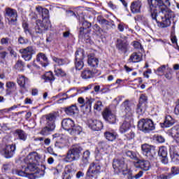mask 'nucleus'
Instances as JSON below:
<instances>
[{
  "mask_svg": "<svg viewBox=\"0 0 179 179\" xmlns=\"http://www.w3.org/2000/svg\"><path fill=\"white\" fill-rule=\"evenodd\" d=\"M151 18L161 29L170 27L171 20H174L176 14L169 7L171 5L169 0H148Z\"/></svg>",
  "mask_w": 179,
  "mask_h": 179,
  "instance_id": "f257e3e1",
  "label": "nucleus"
},
{
  "mask_svg": "<svg viewBox=\"0 0 179 179\" xmlns=\"http://www.w3.org/2000/svg\"><path fill=\"white\" fill-rule=\"evenodd\" d=\"M122 110H124L126 115V120L122 124L120 127V131L121 134H125L127 131L131 128V124L129 122H132L134 121V113H135V105L134 103H131L129 99H126L121 104Z\"/></svg>",
  "mask_w": 179,
  "mask_h": 179,
  "instance_id": "f03ea898",
  "label": "nucleus"
},
{
  "mask_svg": "<svg viewBox=\"0 0 179 179\" xmlns=\"http://www.w3.org/2000/svg\"><path fill=\"white\" fill-rule=\"evenodd\" d=\"M42 18L41 20H36L35 26V34H43L51 27V22H50V11L47 8H43L42 10Z\"/></svg>",
  "mask_w": 179,
  "mask_h": 179,
  "instance_id": "7ed1b4c3",
  "label": "nucleus"
},
{
  "mask_svg": "<svg viewBox=\"0 0 179 179\" xmlns=\"http://www.w3.org/2000/svg\"><path fill=\"white\" fill-rule=\"evenodd\" d=\"M113 167L117 173H122L123 176H127V179H132V170L128 169V165L125 163V158L113 159Z\"/></svg>",
  "mask_w": 179,
  "mask_h": 179,
  "instance_id": "20e7f679",
  "label": "nucleus"
},
{
  "mask_svg": "<svg viewBox=\"0 0 179 179\" xmlns=\"http://www.w3.org/2000/svg\"><path fill=\"white\" fill-rule=\"evenodd\" d=\"M62 127L65 131H68L70 135H80L82 127L75 124V122L71 118L64 119L62 121Z\"/></svg>",
  "mask_w": 179,
  "mask_h": 179,
  "instance_id": "39448f33",
  "label": "nucleus"
},
{
  "mask_svg": "<svg viewBox=\"0 0 179 179\" xmlns=\"http://www.w3.org/2000/svg\"><path fill=\"white\" fill-rule=\"evenodd\" d=\"M82 150H83V148L80 145H73L72 149L67 152L66 155L64 157V162L71 163L79 160V159H80V155H82Z\"/></svg>",
  "mask_w": 179,
  "mask_h": 179,
  "instance_id": "423d86ee",
  "label": "nucleus"
},
{
  "mask_svg": "<svg viewBox=\"0 0 179 179\" xmlns=\"http://www.w3.org/2000/svg\"><path fill=\"white\" fill-rule=\"evenodd\" d=\"M138 128L139 131L144 134H150L152 131L156 129L153 120L149 118H143L138 122Z\"/></svg>",
  "mask_w": 179,
  "mask_h": 179,
  "instance_id": "0eeeda50",
  "label": "nucleus"
},
{
  "mask_svg": "<svg viewBox=\"0 0 179 179\" xmlns=\"http://www.w3.org/2000/svg\"><path fill=\"white\" fill-rule=\"evenodd\" d=\"M101 173V166L100 164L92 162L90 164V166L87 171V177L88 178L96 179Z\"/></svg>",
  "mask_w": 179,
  "mask_h": 179,
  "instance_id": "6e6552de",
  "label": "nucleus"
},
{
  "mask_svg": "<svg viewBox=\"0 0 179 179\" xmlns=\"http://www.w3.org/2000/svg\"><path fill=\"white\" fill-rule=\"evenodd\" d=\"M20 52L25 61H30L33 55L36 54V49L33 46H28L26 48L20 50Z\"/></svg>",
  "mask_w": 179,
  "mask_h": 179,
  "instance_id": "1a4fd4ad",
  "label": "nucleus"
},
{
  "mask_svg": "<svg viewBox=\"0 0 179 179\" xmlns=\"http://www.w3.org/2000/svg\"><path fill=\"white\" fill-rule=\"evenodd\" d=\"M15 150H16V145L15 144L8 145H6V147L1 151V155H3V156L6 159H10L11 157H13V155H15Z\"/></svg>",
  "mask_w": 179,
  "mask_h": 179,
  "instance_id": "9d476101",
  "label": "nucleus"
},
{
  "mask_svg": "<svg viewBox=\"0 0 179 179\" xmlns=\"http://www.w3.org/2000/svg\"><path fill=\"white\" fill-rule=\"evenodd\" d=\"M6 15L9 17L10 24H15L17 22V11L16 10L7 8H6Z\"/></svg>",
  "mask_w": 179,
  "mask_h": 179,
  "instance_id": "9b49d317",
  "label": "nucleus"
},
{
  "mask_svg": "<svg viewBox=\"0 0 179 179\" xmlns=\"http://www.w3.org/2000/svg\"><path fill=\"white\" fill-rule=\"evenodd\" d=\"M141 150L143 156L152 159L153 153H155V146L150 145L149 144H143L141 145Z\"/></svg>",
  "mask_w": 179,
  "mask_h": 179,
  "instance_id": "f8f14e48",
  "label": "nucleus"
},
{
  "mask_svg": "<svg viewBox=\"0 0 179 179\" xmlns=\"http://www.w3.org/2000/svg\"><path fill=\"white\" fill-rule=\"evenodd\" d=\"M102 115L103 119L109 124H115L117 122V117L108 108L103 110Z\"/></svg>",
  "mask_w": 179,
  "mask_h": 179,
  "instance_id": "ddd939ff",
  "label": "nucleus"
},
{
  "mask_svg": "<svg viewBox=\"0 0 179 179\" xmlns=\"http://www.w3.org/2000/svg\"><path fill=\"white\" fill-rule=\"evenodd\" d=\"M90 27H92V23L83 21L82 27L80 28L79 38H81V40H89V35L85 33V30L90 29Z\"/></svg>",
  "mask_w": 179,
  "mask_h": 179,
  "instance_id": "4468645a",
  "label": "nucleus"
},
{
  "mask_svg": "<svg viewBox=\"0 0 179 179\" xmlns=\"http://www.w3.org/2000/svg\"><path fill=\"white\" fill-rule=\"evenodd\" d=\"M116 48H117L118 51H120V52H122V54H127L129 48V43H128V41L125 40L117 39Z\"/></svg>",
  "mask_w": 179,
  "mask_h": 179,
  "instance_id": "2eb2a0df",
  "label": "nucleus"
},
{
  "mask_svg": "<svg viewBox=\"0 0 179 179\" xmlns=\"http://www.w3.org/2000/svg\"><path fill=\"white\" fill-rule=\"evenodd\" d=\"M107 146V143L104 141H100L98 143V146L96 148L95 154H96V159H102L101 155H105L106 153V148Z\"/></svg>",
  "mask_w": 179,
  "mask_h": 179,
  "instance_id": "dca6fc26",
  "label": "nucleus"
},
{
  "mask_svg": "<svg viewBox=\"0 0 179 179\" xmlns=\"http://www.w3.org/2000/svg\"><path fill=\"white\" fill-rule=\"evenodd\" d=\"M88 127L92 131H100L103 129V122L100 120L90 119L88 120Z\"/></svg>",
  "mask_w": 179,
  "mask_h": 179,
  "instance_id": "f3484780",
  "label": "nucleus"
},
{
  "mask_svg": "<svg viewBox=\"0 0 179 179\" xmlns=\"http://www.w3.org/2000/svg\"><path fill=\"white\" fill-rule=\"evenodd\" d=\"M58 117V113L53 112L48 113L45 115L46 124L48 125H50V127H53L55 128V121H57V117Z\"/></svg>",
  "mask_w": 179,
  "mask_h": 179,
  "instance_id": "a211bd4d",
  "label": "nucleus"
},
{
  "mask_svg": "<svg viewBox=\"0 0 179 179\" xmlns=\"http://www.w3.org/2000/svg\"><path fill=\"white\" fill-rule=\"evenodd\" d=\"M76 172V171H75L72 166H66L64 171L62 173V179H71L73 176H75Z\"/></svg>",
  "mask_w": 179,
  "mask_h": 179,
  "instance_id": "6ab92c4d",
  "label": "nucleus"
},
{
  "mask_svg": "<svg viewBox=\"0 0 179 179\" xmlns=\"http://www.w3.org/2000/svg\"><path fill=\"white\" fill-rule=\"evenodd\" d=\"M158 155L161 157V162L164 164L169 163V159L167 158V148L166 147L159 148Z\"/></svg>",
  "mask_w": 179,
  "mask_h": 179,
  "instance_id": "aec40b11",
  "label": "nucleus"
},
{
  "mask_svg": "<svg viewBox=\"0 0 179 179\" xmlns=\"http://www.w3.org/2000/svg\"><path fill=\"white\" fill-rule=\"evenodd\" d=\"M136 166L141 169V170H144V171H148L150 169V162L147 160L138 159Z\"/></svg>",
  "mask_w": 179,
  "mask_h": 179,
  "instance_id": "412c9836",
  "label": "nucleus"
},
{
  "mask_svg": "<svg viewBox=\"0 0 179 179\" xmlns=\"http://www.w3.org/2000/svg\"><path fill=\"white\" fill-rule=\"evenodd\" d=\"M169 136L175 139L176 143H179V126H175L169 131Z\"/></svg>",
  "mask_w": 179,
  "mask_h": 179,
  "instance_id": "4be33fe9",
  "label": "nucleus"
},
{
  "mask_svg": "<svg viewBox=\"0 0 179 179\" xmlns=\"http://www.w3.org/2000/svg\"><path fill=\"white\" fill-rule=\"evenodd\" d=\"M36 62L41 64L42 66H48V58L43 53H39L36 57Z\"/></svg>",
  "mask_w": 179,
  "mask_h": 179,
  "instance_id": "5701e85b",
  "label": "nucleus"
},
{
  "mask_svg": "<svg viewBox=\"0 0 179 179\" xmlns=\"http://www.w3.org/2000/svg\"><path fill=\"white\" fill-rule=\"evenodd\" d=\"M141 8H142V3L141 1L137 0L133 1L130 6L131 13H140Z\"/></svg>",
  "mask_w": 179,
  "mask_h": 179,
  "instance_id": "b1692460",
  "label": "nucleus"
},
{
  "mask_svg": "<svg viewBox=\"0 0 179 179\" xmlns=\"http://www.w3.org/2000/svg\"><path fill=\"white\" fill-rule=\"evenodd\" d=\"M170 152V156L172 162L173 163H176V164H178L179 163V154L178 152L176 150V147L171 146L169 150Z\"/></svg>",
  "mask_w": 179,
  "mask_h": 179,
  "instance_id": "393cba45",
  "label": "nucleus"
},
{
  "mask_svg": "<svg viewBox=\"0 0 179 179\" xmlns=\"http://www.w3.org/2000/svg\"><path fill=\"white\" fill-rule=\"evenodd\" d=\"M94 75H96V70L91 71L89 69H86L81 73V78L83 79H92V78H94Z\"/></svg>",
  "mask_w": 179,
  "mask_h": 179,
  "instance_id": "a878e982",
  "label": "nucleus"
},
{
  "mask_svg": "<svg viewBox=\"0 0 179 179\" xmlns=\"http://www.w3.org/2000/svg\"><path fill=\"white\" fill-rule=\"evenodd\" d=\"M175 120L174 119H173V117H171V116L169 115L166 116L164 122L160 123V125L162 127V128H169V127H173V125H174L175 123Z\"/></svg>",
  "mask_w": 179,
  "mask_h": 179,
  "instance_id": "bb28decb",
  "label": "nucleus"
},
{
  "mask_svg": "<svg viewBox=\"0 0 179 179\" xmlns=\"http://www.w3.org/2000/svg\"><path fill=\"white\" fill-rule=\"evenodd\" d=\"M42 79H43L44 82L49 83L50 85H52V82L55 80V77L52 71H48L42 76Z\"/></svg>",
  "mask_w": 179,
  "mask_h": 179,
  "instance_id": "cd10ccee",
  "label": "nucleus"
},
{
  "mask_svg": "<svg viewBox=\"0 0 179 179\" xmlns=\"http://www.w3.org/2000/svg\"><path fill=\"white\" fill-rule=\"evenodd\" d=\"M89 159H90V151L86 150L83 154L80 166L83 167H86V166L89 164Z\"/></svg>",
  "mask_w": 179,
  "mask_h": 179,
  "instance_id": "c85d7f7f",
  "label": "nucleus"
},
{
  "mask_svg": "<svg viewBox=\"0 0 179 179\" xmlns=\"http://www.w3.org/2000/svg\"><path fill=\"white\" fill-rule=\"evenodd\" d=\"M88 65L92 68H97L99 66V59L96 58L93 55H88Z\"/></svg>",
  "mask_w": 179,
  "mask_h": 179,
  "instance_id": "c756f323",
  "label": "nucleus"
},
{
  "mask_svg": "<svg viewBox=\"0 0 179 179\" xmlns=\"http://www.w3.org/2000/svg\"><path fill=\"white\" fill-rule=\"evenodd\" d=\"M17 82L20 87L25 89L26 85H29V78H26L24 76H19Z\"/></svg>",
  "mask_w": 179,
  "mask_h": 179,
  "instance_id": "7c9ffc66",
  "label": "nucleus"
},
{
  "mask_svg": "<svg viewBox=\"0 0 179 179\" xmlns=\"http://www.w3.org/2000/svg\"><path fill=\"white\" fill-rule=\"evenodd\" d=\"M64 111L67 115H75V114H78L79 110L78 109V106H76V105H72L66 108Z\"/></svg>",
  "mask_w": 179,
  "mask_h": 179,
  "instance_id": "2f4dec72",
  "label": "nucleus"
},
{
  "mask_svg": "<svg viewBox=\"0 0 179 179\" xmlns=\"http://www.w3.org/2000/svg\"><path fill=\"white\" fill-rule=\"evenodd\" d=\"M130 62H141L142 61V54L141 52H133L129 59Z\"/></svg>",
  "mask_w": 179,
  "mask_h": 179,
  "instance_id": "473e14b6",
  "label": "nucleus"
},
{
  "mask_svg": "<svg viewBox=\"0 0 179 179\" xmlns=\"http://www.w3.org/2000/svg\"><path fill=\"white\" fill-rule=\"evenodd\" d=\"M40 159H41L40 155H38V153L36 152L30 153L27 157L28 160H31L34 163L38 165V163H40Z\"/></svg>",
  "mask_w": 179,
  "mask_h": 179,
  "instance_id": "72a5a7b5",
  "label": "nucleus"
},
{
  "mask_svg": "<svg viewBox=\"0 0 179 179\" xmlns=\"http://www.w3.org/2000/svg\"><path fill=\"white\" fill-rule=\"evenodd\" d=\"M54 129H55V127L46 124V126L41 129L40 134L43 136H47V135H50Z\"/></svg>",
  "mask_w": 179,
  "mask_h": 179,
  "instance_id": "f704fd0d",
  "label": "nucleus"
},
{
  "mask_svg": "<svg viewBox=\"0 0 179 179\" xmlns=\"http://www.w3.org/2000/svg\"><path fill=\"white\" fill-rule=\"evenodd\" d=\"M104 136L107 141L113 142L117 139V133L115 131H106L104 133Z\"/></svg>",
  "mask_w": 179,
  "mask_h": 179,
  "instance_id": "c9c22d12",
  "label": "nucleus"
},
{
  "mask_svg": "<svg viewBox=\"0 0 179 179\" xmlns=\"http://www.w3.org/2000/svg\"><path fill=\"white\" fill-rule=\"evenodd\" d=\"M37 166V164H36L31 160H29V162H27V167H25V171H34L35 170H36Z\"/></svg>",
  "mask_w": 179,
  "mask_h": 179,
  "instance_id": "e433bc0d",
  "label": "nucleus"
},
{
  "mask_svg": "<svg viewBox=\"0 0 179 179\" xmlns=\"http://www.w3.org/2000/svg\"><path fill=\"white\" fill-rule=\"evenodd\" d=\"M15 134H17L20 141H23L24 142L27 139V134L22 129H16Z\"/></svg>",
  "mask_w": 179,
  "mask_h": 179,
  "instance_id": "4c0bfd02",
  "label": "nucleus"
},
{
  "mask_svg": "<svg viewBox=\"0 0 179 179\" xmlns=\"http://www.w3.org/2000/svg\"><path fill=\"white\" fill-rule=\"evenodd\" d=\"M76 60H83L85 59V53L83 49L79 48L75 53Z\"/></svg>",
  "mask_w": 179,
  "mask_h": 179,
  "instance_id": "58836bf2",
  "label": "nucleus"
},
{
  "mask_svg": "<svg viewBox=\"0 0 179 179\" xmlns=\"http://www.w3.org/2000/svg\"><path fill=\"white\" fill-rule=\"evenodd\" d=\"M93 101H94V99L86 98L84 106H85V108L87 113H90V111H92V104Z\"/></svg>",
  "mask_w": 179,
  "mask_h": 179,
  "instance_id": "ea45409f",
  "label": "nucleus"
},
{
  "mask_svg": "<svg viewBox=\"0 0 179 179\" xmlns=\"http://www.w3.org/2000/svg\"><path fill=\"white\" fill-rule=\"evenodd\" d=\"M123 155H126L127 157L132 159L133 160H136L138 157H136V153L134 151L127 150V151H122Z\"/></svg>",
  "mask_w": 179,
  "mask_h": 179,
  "instance_id": "a19ab883",
  "label": "nucleus"
},
{
  "mask_svg": "<svg viewBox=\"0 0 179 179\" xmlns=\"http://www.w3.org/2000/svg\"><path fill=\"white\" fill-rule=\"evenodd\" d=\"M15 69H17V71H24V63L22 60H18L15 66Z\"/></svg>",
  "mask_w": 179,
  "mask_h": 179,
  "instance_id": "79ce46f5",
  "label": "nucleus"
},
{
  "mask_svg": "<svg viewBox=\"0 0 179 179\" xmlns=\"http://www.w3.org/2000/svg\"><path fill=\"white\" fill-rule=\"evenodd\" d=\"M13 174H17L20 177H26L27 176V172L26 171V168H24V171L17 170V169H14L12 170Z\"/></svg>",
  "mask_w": 179,
  "mask_h": 179,
  "instance_id": "37998d69",
  "label": "nucleus"
},
{
  "mask_svg": "<svg viewBox=\"0 0 179 179\" xmlns=\"http://www.w3.org/2000/svg\"><path fill=\"white\" fill-rule=\"evenodd\" d=\"M52 59H53L54 62L57 64V65L59 66H62V65H65V64H66V62L64 59H59L58 57H53Z\"/></svg>",
  "mask_w": 179,
  "mask_h": 179,
  "instance_id": "c03bdc74",
  "label": "nucleus"
},
{
  "mask_svg": "<svg viewBox=\"0 0 179 179\" xmlns=\"http://www.w3.org/2000/svg\"><path fill=\"white\" fill-rule=\"evenodd\" d=\"M76 69L80 71L84 66L83 60H76L75 61Z\"/></svg>",
  "mask_w": 179,
  "mask_h": 179,
  "instance_id": "a18cd8bd",
  "label": "nucleus"
},
{
  "mask_svg": "<svg viewBox=\"0 0 179 179\" xmlns=\"http://www.w3.org/2000/svg\"><path fill=\"white\" fill-rule=\"evenodd\" d=\"M97 20L100 24L105 26H108V24H110V22L101 16H99Z\"/></svg>",
  "mask_w": 179,
  "mask_h": 179,
  "instance_id": "49530a36",
  "label": "nucleus"
},
{
  "mask_svg": "<svg viewBox=\"0 0 179 179\" xmlns=\"http://www.w3.org/2000/svg\"><path fill=\"white\" fill-rule=\"evenodd\" d=\"M169 173L172 175L173 178H174L175 176H178L179 168L176 166H172L171 168V172H169Z\"/></svg>",
  "mask_w": 179,
  "mask_h": 179,
  "instance_id": "de8ad7c7",
  "label": "nucleus"
},
{
  "mask_svg": "<svg viewBox=\"0 0 179 179\" xmlns=\"http://www.w3.org/2000/svg\"><path fill=\"white\" fill-rule=\"evenodd\" d=\"M164 76L168 80H170L173 78V69L168 68L167 72L164 74Z\"/></svg>",
  "mask_w": 179,
  "mask_h": 179,
  "instance_id": "09e8293b",
  "label": "nucleus"
},
{
  "mask_svg": "<svg viewBox=\"0 0 179 179\" xmlns=\"http://www.w3.org/2000/svg\"><path fill=\"white\" fill-rule=\"evenodd\" d=\"M55 75H57V76H66V73H65V71L64 70H62V69H56L55 70Z\"/></svg>",
  "mask_w": 179,
  "mask_h": 179,
  "instance_id": "8fccbe9b",
  "label": "nucleus"
},
{
  "mask_svg": "<svg viewBox=\"0 0 179 179\" xmlns=\"http://www.w3.org/2000/svg\"><path fill=\"white\" fill-rule=\"evenodd\" d=\"M7 89H11L12 90H16V83L12 81H8L6 84Z\"/></svg>",
  "mask_w": 179,
  "mask_h": 179,
  "instance_id": "3c124183",
  "label": "nucleus"
},
{
  "mask_svg": "<svg viewBox=\"0 0 179 179\" xmlns=\"http://www.w3.org/2000/svg\"><path fill=\"white\" fill-rule=\"evenodd\" d=\"M124 139H127V141H131V139H134L135 138V132L130 131L129 133L124 134Z\"/></svg>",
  "mask_w": 179,
  "mask_h": 179,
  "instance_id": "603ef678",
  "label": "nucleus"
},
{
  "mask_svg": "<svg viewBox=\"0 0 179 179\" xmlns=\"http://www.w3.org/2000/svg\"><path fill=\"white\" fill-rule=\"evenodd\" d=\"M93 87V85H90L87 87H82L78 90L79 93H85V92H87V90H90Z\"/></svg>",
  "mask_w": 179,
  "mask_h": 179,
  "instance_id": "864d4df0",
  "label": "nucleus"
},
{
  "mask_svg": "<svg viewBox=\"0 0 179 179\" xmlns=\"http://www.w3.org/2000/svg\"><path fill=\"white\" fill-rule=\"evenodd\" d=\"M173 178L170 173H162L159 176V179H171Z\"/></svg>",
  "mask_w": 179,
  "mask_h": 179,
  "instance_id": "5fc2aeb1",
  "label": "nucleus"
},
{
  "mask_svg": "<svg viewBox=\"0 0 179 179\" xmlns=\"http://www.w3.org/2000/svg\"><path fill=\"white\" fill-rule=\"evenodd\" d=\"M22 27L25 34H31V32H30V29H29V24H27V22H24L22 24Z\"/></svg>",
  "mask_w": 179,
  "mask_h": 179,
  "instance_id": "6e6d98bb",
  "label": "nucleus"
},
{
  "mask_svg": "<svg viewBox=\"0 0 179 179\" xmlns=\"http://www.w3.org/2000/svg\"><path fill=\"white\" fill-rule=\"evenodd\" d=\"M9 43H10V38H2L1 39V44L2 45H9Z\"/></svg>",
  "mask_w": 179,
  "mask_h": 179,
  "instance_id": "4d7b16f0",
  "label": "nucleus"
},
{
  "mask_svg": "<svg viewBox=\"0 0 179 179\" xmlns=\"http://www.w3.org/2000/svg\"><path fill=\"white\" fill-rule=\"evenodd\" d=\"M101 107H103V103L101 101H98L94 106V110H96L97 111H100L101 110Z\"/></svg>",
  "mask_w": 179,
  "mask_h": 179,
  "instance_id": "13d9d810",
  "label": "nucleus"
},
{
  "mask_svg": "<svg viewBox=\"0 0 179 179\" xmlns=\"http://www.w3.org/2000/svg\"><path fill=\"white\" fill-rule=\"evenodd\" d=\"M27 43H29V40L23 38V36L18 38V44H27Z\"/></svg>",
  "mask_w": 179,
  "mask_h": 179,
  "instance_id": "bf43d9fd",
  "label": "nucleus"
},
{
  "mask_svg": "<svg viewBox=\"0 0 179 179\" xmlns=\"http://www.w3.org/2000/svg\"><path fill=\"white\" fill-rule=\"evenodd\" d=\"M146 101H148V96H146L145 94H141L140 96L139 103H141V104H143V103H146Z\"/></svg>",
  "mask_w": 179,
  "mask_h": 179,
  "instance_id": "052dcab7",
  "label": "nucleus"
},
{
  "mask_svg": "<svg viewBox=\"0 0 179 179\" xmlns=\"http://www.w3.org/2000/svg\"><path fill=\"white\" fill-rule=\"evenodd\" d=\"M133 46L134 47V48H136L138 50H139V48H141V50H142V45H141V43L138 42V41H134L132 43Z\"/></svg>",
  "mask_w": 179,
  "mask_h": 179,
  "instance_id": "680f3d73",
  "label": "nucleus"
},
{
  "mask_svg": "<svg viewBox=\"0 0 179 179\" xmlns=\"http://www.w3.org/2000/svg\"><path fill=\"white\" fill-rule=\"evenodd\" d=\"M117 29L119 31L122 32L125 29V24L124 23H120L117 25Z\"/></svg>",
  "mask_w": 179,
  "mask_h": 179,
  "instance_id": "e2e57ef3",
  "label": "nucleus"
},
{
  "mask_svg": "<svg viewBox=\"0 0 179 179\" xmlns=\"http://www.w3.org/2000/svg\"><path fill=\"white\" fill-rule=\"evenodd\" d=\"M157 142H159V143H163L165 142L166 140L164 139V137L159 135L157 136Z\"/></svg>",
  "mask_w": 179,
  "mask_h": 179,
  "instance_id": "0e129e2a",
  "label": "nucleus"
},
{
  "mask_svg": "<svg viewBox=\"0 0 179 179\" xmlns=\"http://www.w3.org/2000/svg\"><path fill=\"white\" fill-rule=\"evenodd\" d=\"M7 55H8V52L1 51L0 52V58H1V59H5L6 58Z\"/></svg>",
  "mask_w": 179,
  "mask_h": 179,
  "instance_id": "69168bd1",
  "label": "nucleus"
},
{
  "mask_svg": "<svg viewBox=\"0 0 179 179\" xmlns=\"http://www.w3.org/2000/svg\"><path fill=\"white\" fill-rule=\"evenodd\" d=\"M2 169L3 170H4V171H8V170H10V164H3Z\"/></svg>",
  "mask_w": 179,
  "mask_h": 179,
  "instance_id": "338daca9",
  "label": "nucleus"
},
{
  "mask_svg": "<svg viewBox=\"0 0 179 179\" xmlns=\"http://www.w3.org/2000/svg\"><path fill=\"white\" fill-rule=\"evenodd\" d=\"M137 113H142V103L139 102L137 105Z\"/></svg>",
  "mask_w": 179,
  "mask_h": 179,
  "instance_id": "774afa93",
  "label": "nucleus"
}]
</instances>
